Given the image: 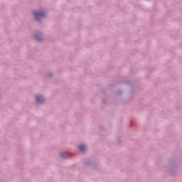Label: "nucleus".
I'll use <instances>...</instances> for the list:
<instances>
[{
    "label": "nucleus",
    "mask_w": 182,
    "mask_h": 182,
    "mask_svg": "<svg viewBox=\"0 0 182 182\" xmlns=\"http://www.w3.org/2000/svg\"><path fill=\"white\" fill-rule=\"evenodd\" d=\"M34 16L36 17V21H39V19H42V18H43V16H45V13L42 12V11H36L34 13Z\"/></svg>",
    "instance_id": "obj_1"
},
{
    "label": "nucleus",
    "mask_w": 182,
    "mask_h": 182,
    "mask_svg": "<svg viewBox=\"0 0 182 182\" xmlns=\"http://www.w3.org/2000/svg\"><path fill=\"white\" fill-rule=\"evenodd\" d=\"M37 103H42L43 102V97L39 95L36 97Z\"/></svg>",
    "instance_id": "obj_2"
},
{
    "label": "nucleus",
    "mask_w": 182,
    "mask_h": 182,
    "mask_svg": "<svg viewBox=\"0 0 182 182\" xmlns=\"http://www.w3.org/2000/svg\"><path fill=\"white\" fill-rule=\"evenodd\" d=\"M79 150H80V151H85V150L86 149V146L85 145H80V146H78Z\"/></svg>",
    "instance_id": "obj_3"
},
{
    "label": "nucleus",
    "mask_w": 182,
    "mask_h": 182,
    "mask_svg": "<svg viewBox=\"0 0 182 182\" xmlns=\"http://www.w3.org/2000/svg\"><path fill=\"white\" fill-rule=\"evenodd\" d=\"M35 39H36V41H42V37H41V36H39V35H36L35 36Z\"/></svg>",
    "instance_id": "obj_4"
}]
</instances>
